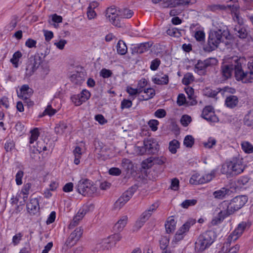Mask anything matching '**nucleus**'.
I'll return each instance as SVG.
<instances>
[{
	"label": "nucleus",
	"mask_w": 253,
	"mask_h": 253,
	"mask_svg": "<svg viewBox=\"0 0 253 253\" xmlns=\"http://www.w3.org/2000/svg\"><path fill=\"white\" fill-rule=\"evenodd\" d=\"M169 244V240L166 237H163L160 240V246L161 249L164 251L166 250L167 247L168 246Z\"/></svg>",
	"instance_id": "680f3d73"
},
{
	"label": "nucleus",
	"mask_w": 253,
	"mask_h": 253,
	"mask_svg": "<svg viewBox=\"0 0 253 253\" xmlns=\"http://www.w3.org/2000/svg\"><path fill=\"white\" fill-rule=\"evenodd\" d=\"M196 223L195 220L190 219L188 220L176 232L174 239L175 241L181 240L186 235V233L189 230L191 226Z\"/></svg>",
	"instance_id": "f8f14e48"
},
{
	"label": "nucleus",
	"mask_w": 253,
	"mask_h": 253,
	"mask_svg": "<svg viewBox=\"0 0 253 253\" xmlns=\"http://www.w3.org/2000/svg\"><path fill=\"white\" fill-rule=\"evenodd\" d=\"M144 92L146 93L147 98L146 100H149L154 97L155 94V90L152 88H148L144 90Z\"/></svg>",
	"instance_id": "338daca9"
},
{
	"label": "nucleus",
	"mask_w": 253,
	"mask_h": 253,
	"mask_svg": "<svg viewBox=\"0 0 253 253\" xmlns=\"http://www.w3.org/2000/svg\"><path fill=\"white\" fill-rule=\"evenodd\" d=\"M217 62V60L212 57L207 58L204 61L199 60L195 67L197 69L199 74H204L206 72L207 68L216 65Z\"/></svg>",
	"instance_id": "9d476101"
},
{
	"label": "nucleus",
	"mask_w": 253,
	"mask_h": 253,
	"mask_svg": "<svg viewBox=\"0 0 253 253\" xmlns=\"http://www.w3.org/2000/svg\"><path fill=\"white\" fill-rule=\"evenodd\" d=\"M195 38L198 42H204L205 34L202 31H198L195 33Z\"/></svg>",
	"instance_id": "0e129e2a"
},
{
	"label": "nucleus",
	"mask_w": 253,
	"mask_h": 253,
	"mask_svg": "<svg viewBox=\"0 0 253 253\" xmlns=\"http://www.w3.org/2000/svg\"><path fill=\"white\" fill-rule=\"evenodd\" d=\"M83 233V229L82 227H79L70 234L65 244L68 248H71L75 245L80 240Z\"/></svg>",
	"instance_id": "ddd939ff"
},
{
	"label": "nucleus",
	"mask_w": 253,
	"mask_h": 253,
	"mask_svg": "<svg viewBox=\"0 0 253 253\" xmlns=\"http://www.w3.org/2000/svg\"><path fill=\"white\" fill-rule=\"evenodd\" d=\"M31 188V184L29 182L25 183L22 188L21 193L23 195L24 202L26 201L28 198V196L29 194L30 189Z\"/></svg>",
	"instance_id": "4c0bfd02"
},
{
	"label": "nucleus",
	"mask_w": 253,
	"mask_h": 253,
	"mask_svg": "<svg viewBox=\"0 0 253 253\" xmlns=\"http://www.w3.org/2000/svg\"><path fill=\"white\" fill-rule=\"evenodd\" d=\"M195 2V0H166L163 7L165 8H173L177 6L189 5Z\"/></svg>",
	"instance_id": "dca6fc26"
},
{
	"label": "nucleus",
	"mask_w": 253,
	"mask_h": 253,
	"mask_svg": "<svg viewBox=\"0 0 253 253\" xmlns=\"http://www.w3.org/2000/svg\"><path fill=\"white\" fill-rule=\"evenodd\" d=\"M81 148L79 146H76L75 149L73 150V154L75 156V159L74 161V163L76 165H79L80 163V159L81 158L82 156V152H81Z\"/></svg>",
	"instance_id": "f704fd0d"
},
{
	"label": "nucleus",
	"mask_w": 253,
	"mask_h": 253,
	"mask_svg": "<svg viewBox=\"0 0 253 253\" xmlns=\"http://www.w3.org/2000/svg\"><path fill=\"white\" fill-rule=\"evenodd\" d=\"M201 175L199 174L196 173L193 174L190 179L189 182L191 184L199 185L200 184Z\"/></svg>",
	"instance_id": "864d4df0"
},
{
	"label": "nucleus",
	"mask_w": 253,
	"mask_h": 253,
	"mask_svg": "<svg viewBox=\"0 0 253 253\" xmlns=\"http://www.w3.org/2000/svg\"><path fill=\"white\" fill-rule=\"evenodd\" d=\"M166 160V158L164 157H151L147 159V161H148V163L150 164V167H151L152 165H162L165 163Z\"/></svg>",
	"instance_id": "cd10ccee"
},
{
	"label": "nucleus",
	"mask_w": 253,
	"mask_h": 253,
	"mask_svg": "<svg viewBox=\"0 0 253 253\" xmlns=\"http://www.w3.org/2000/svg\"><path fill=\"white\" fill-rule=\"evenodd\" d=\"M185 91L188 95V99L191 100L190 105H196L197 103V101L195 99L194 89L191 87H187L185 88Z\"/></svg>",
	"instance_id": "c85d7f7f"
},
{
	"label": "nucleus",
	"mask_w": 253,
	"mask_h": 253,
	"mask_svg": "<svg viewBox=\"0 0 253 253\" xmlns=\"http://www.w3.org/2000/svg\"><path fill=\"white\" fill-rule=\"evenodd\" d=\"M15 144L12 140L9 139L6 141L4 145V149L7 152L10 151L14 147Z\"/></svg>",
	"instance_id": "774afa93"
},
{
	"label": "nucleus",
	"mask_w": 253,
	"mask_h": 253,
	"mask_svg": "<svg viewBox=\"0 0 253 253\" xmlns=\"http://www.w3.org/2000/svg\"><path fill=\"white\" fill-rule=\"evenodd\" d=\"M118 15L119 19H121V22L124 18H130L133 15V12L132 10L124 8L121 10H118Z\"/></svg>",
	"instance_id": "bb28decb"
},
{
	"label": "nucleus",
	"mask_w": 253,
	"mask_h": 253,
	"mask_svg": "<svg viewBox=\"0 0 253 253\" xmlns=\"http://www.w3.org/2000/svg\"><path fill=\"white\" fill-rule=\"evenodd\" d=\"M99 75L100 76L102 77L103 78L106 79L112 77L113 73L110 70L103 68L100 71Z\"/></svg>",
	"instance_id": "603ef678"
},
{
	"label": "nucleus",
	"mask_w": 253,
	"mask_h": 253,
	"mask_svg": "<svg viewBox=\"0 0 253 253\" xmlns=\"http://www.w3.org/2000/svg\"><path fill=\"white\" fill-rule=\"evenodd\" d=\"M167 34L171 37L179 38L181 36V30L175 27H170L167 30Z\"/></svg>",
	"instance_id": "c9c22d12"
},
{
	"label": "nucleus",
	"mask_w": 253,
	"mask_h": 253,
	"mask_svg": "<svg viewBox=\"0 0 253 253\" xmlns=\"http://www.w3.org/2000/svg\"><path fill=\"white\" fill-rule=\"evenodd\" d=\"M132 102L131 100L124 99L121 102V108L122 109H128L132 106Z\"/></svg>",
	"instance_id": "e2e57ef3"
},
{
	"label": "nucleus",
	"mask_w": 253,
	"mask_h": 253,
	"mask_svg": "<svg viewBox=\"0 0 253 253\" xmlns=\"http://www.w3.org/2000/svg\"><path fill=\"white\" fill-rule=\"evenodd\" d=\"M195 140L194 137L190 135H186L183 141V144L186 147L191 148L194 144Z\"/></svg>",
	"instance_id": "37998d69"
},
{
	"label": "nucleus",
	"mask_w": 253,
	"mask_h": 253,
	"mask_svg": "<svg viewBox=\"0 0 253 253\" xmlns=\"http://www.w3.org/2000/svg\"><path fill=\"white\" fill-rule=\"evenodd\" d=\"M242 150L246 153L253 152V146L248 141H243L241 143Z\"/></svg>",
	"instance_id": "a19ab883"
},
{
	"label": "nucleus",
	"mask_w": 253,
	"mask_h": 253,
	"mask_svg": "<svg viewBox=\"0 0 253 253\" xmlns=\"http://www.w3.org/2000/svg\"><path fill=\"white\" fill-rule=\"evenodd\" d=\"M151 212L148 211V210L145 211L141 215L140 220L138 222H137V224H139V227H141L143 225V223L150 217L151 215Z\"/></svg>",
	"instance_id": "79ce46f5"
},
{
	"label": "nucleus",
	"mask_w": 253,
	"mask_h": 253,
	"mask_svg": "<svg viewBox=\"0 0 253 253\" xmlns=\"http://www.w3.org/2000/svg\"><path fill=\"white\" fill-rule=\"evenodd\" d=\"M27 210L28 212L32 215H35L39 211V201L37 198H31L30 202L27 204Z\"/></svg>",
	"instance_id": "f3484780"
},
{
	"label": "nucleus",
	"mask_w": 253,
	"mask_h": 253,
	"mask_svg": "<svg viewBox=\"0 0 253 253\" xmlns=\"http://www.w3.org/2000/svg\"><path fill=\"white\" fill-rule=\"evenodd\" d=\"M22 55L21 52L19 51H17L13 54L12 58L10 59V62L15 68L18 67V61L19 59L22 57Z\"/></svg>",
	"instance_id": "ea45409f"
},
{
	"label": "nucleus",
	"mask_w": 253,
	"mask_h": 253,
	"mask_svg": "<svg viewBox=\"0 0 253 253\" xmlns=\"http://www.w3.org/2000/svg\"><path fill=\"white\" fill-rule=\"evenodd\" d=\"M191 121L192 119L190 116L187 115H184L181 117L180 122L183 126H187Z\"/></svg>",
	"instance_id": "052dcab7"
},
{
	"label": "nucleus",
	"mask_w": 253,
	"mask_h": 253,
	"mask_svg": "<svg viewBox=\"0 0 253 253\" xmlns=\"http://www.w3.org/2000/svg\"><path fill=\"white\" fill-rule=\"evenodd\" d=\"M244 73H246V76L241 81L244 83H252L253 80V71L251 69L249 72L244 71Z\"/></svg>",
	"instance_id": "09e8293b"
},
{
	"label": "nucleus",
	"mask_w": 253,
	"mask_h": 253,
	"mask_svg": "<svg viewBox=\"0 0 253 253\" xmlns=\"http://www.w3.org/2000/svg\"><path fill=\"white\" fill-rule=\"evenodd\" d=\"M250 180V178L246 176L240 177L237 181V184L239 186H243L246 185Z\"/></svg>",
	"instance_id": "6e6d98bb"
},
{
	"label": "nucleus",
	"mask_w": 253,
	"mask_h": 253,
	"mask_svg": "<svg viewBox=\"0 0 253 253\" xmlns=\"http://www.w3.org/2000/svg\"><path fill=\"white\" fill-rule=\"evenodd\" d=\"M106 16L113 25L118 27L124 26V22H122L121 19H119L118 10L114 7L111 6L107 9Z\"/></svg>",
	"instance_id": "9b49d317"
},
{
	"label": "nucleus",
	"mask_w": 253,
	"mask_h": 253,
	"mask_svg": "<svg viewBox=\"0 0 253 253\" xmlns=\"http://www.w3.org/2000/svg\"><path fill=\"white\" fill-rule=\"evenodd\" d=\"M78 95H79L83 103L87 101L90 96V92L86 89L83 90L80 93L78 94Z\"/></svg>",
	"instance_id": "8fccbe9b"
},
{
	"label": "nucleus",
	"mask_w": 253,
	"mask_h": 253,
	"mask_svg": "<svg viewBox=\"0 0 253 253\" xmlns=\"http://www.w3.org/2000/svg\"><path fill=\"white\" fill-rule=\"evenodd\" d=\"M242 159L233 157L230 161L224 164L222 167V172L226 174L238 175L243 172L245 167Z\"/></svg>",
	"instance_id": "20e7f679"
},
{
	"label": "nucleus",
	"mask_w": 253,
	"mask_h": 253,
	"mask_svg": "<svg viewBox=\"0 0 253 253\" xmlns=\"http://www.w3.org/2000/svg\"><path fill=\"white\" fill-rule=\"evenodd\" d=\"M76 188L79 193L84 196L92 197L98 195V188L87 179L80 180Z\"/></svg>",
	"instance_id": "0eeeda50"
},
{
	"label": "nucleus",
	"mask_w": 253,
	"mask_h": 253,
	"mask_svg": "<svg viewBox=\"0 0 253 253\" xmlns=\"http://www.w3.org/2000/svg\"><path fill=\"white\" fill-rule=\"evenodd\" d=\"M216 235L210 230L201 234L195 243V249L197 252H202L209 248L215 241Z\"/></svg>",
	"instance_id": "7ed1b4c3"
},
{
	"label": "nucleus",
	"mask_w": 253,
	"mask_h": 253,
	"mask_svg": "<svg viewBox=\"0 0 253 253\" xmlns=\"http://www.w3.org/2000/svg\"><path fill=\"white\" fill-rule=\"evenodd\" d=\"M212 178L213 175L211 174H208L201 176L200 183V184H202L210 182Z\"/></svg>",
	"instance_id": "69168bd1"
},
{
	"label": "nucleus",
	"mask_w": 253,
	"mask_h": 253,
	"mask_svg": "<svg viewBox=\"0 0 253 253\" xmlns=\"http://www.w3.org/2000/svg\"><path fill=\"white\" fill-rule=\"evenodd\" d=\"M152 45L151 42H145L138 44H132L130 48L133 55L141 54L148 51Z\"/></svg>",
	"instance_id": "4468645a"
},
{
	"label": "nucleus",
	"mask_w": 253,
	"mask_h": 253,
	"mask_svg": "<svg viewBox=\"0 0 253 253\" xmlns=\"http://www.w3.org/2000/svg\"><path fill=\"white\" fill-rule=\"evenodd\" d=\"M161 60L160 59L156 58L153 60L150 64V68L152 71H156L161 64Z\"/></svg>",
	"instance_id": "5fc2aeb1"
},
{
	"label": "nucleus",
	"mask_w": 253,
	"mask_h": 253,
	"mask_svg": "<svg viewBox=\"0 0 253 253\" xmlns=\"http://www.w3.org/2000/svg\"><path fill=\"white\" fill-rule=\"evenodd\" d=\"M127 221V217L124 215L114 226V231L116 232L121 231L126 226Z\"/></svg>",
	"instance_id": "b1692460"
},
{
	"label": "nucleus",
	"mask_w": 253,
	"mask_h": 253,
	"mask_svg": "<svg viewBox=\"0 0 253 253\" xmlns=\"http://www.w3.org/2000/svg\"><path fill=\"white\" fill-rule=\"evenodd\" d=\"M225 35V30L223 32L221 30L211 31L209 33L207 43L203 46L204 50L208 52L214 50L218 47L220 42H224L222 40V36Z\"/></svg>",
	"instance_id": "39448f33"
},
{
	"label": "nucleus",
	"mask_w": 253,
	"mask_h": 253,
	"mask_svg": "<svg viewBox=\"0 0 253 253\" xmlns=\"http://www.w3.org/2000/svg\"><path fill=\"white\" fill-rule=\"evenodd\" d=\"M112 247L109 239L107 238L102 239L100 242L97 243L96 245L95 250L98 252L104 250H108Z\"/></svg>",
	"instance_id": "412c9836"
},
{
	"label": "nucleus",
	"mask_w": 253,
	"mask_h": 253,
	"mask_svg": "<svg viewBox=\"0 0 253 253\" xmlns=\"http://www.w3.org/2000/svg\"><path fill=\"white\" fill-rule=\"evenodd\" d=\"M194 81V77L192 74L188 73L185 74L182 80V83L183 84L188 85L191 82Z\"/></svg>",
	"instance_id": "49530a36"
},
{
	"label": "nucleus",
	"mask_w": 253,
	"mask_h": 253,
	"mask_svg": "<svg viewBox=\"0 0 253 253\" xmlns=\"http://www.w3.org/2000/svg\"><path fill=\"white\" fill-rule=\"evenodd\" d=\"M137 188V186L135 185L129 187L115 203V208L121 209L123 207L132 197L134 193L136 191Z\"/></svg>",
	"instance_id": "1a4fd4ad"
},
{
	"label": "nucleus",
	"mask_w": 253,
	"mask_h": 253,
	"mask_svg": "<svg viewBox=\"0 0 253 253\" xmlns=\"http://www.w3.org/2000/svg\"><path fill=\"white\" fill-rule=\"evenodd\" d=\"M24 175V172L19 170L17 172L15 176L16 183L17 185H20L22 184V178Z\"/></svg>",
	"instance_id": "bf43d9fd"
},
{
	"label": "nucleus",
	"mask_w": 253,
	"mask_h": 253,
	"mask_svg": "<svg viewBox=\"0 0 253 253\" xmlns=\"http://www.w3.org/2000/svg\"><path fill=\"white\" fill-rule=\"evenodd\" d=\"M197 201L195 199L185 200L181 204L182 208L187 209L190 206H194L197 204Z\"/></svg>",
	"instance_id": "3c124183"
},
{
	"label": "nucleus",
	"mask_w": 253,
	"mask_h": 253,
	"mask_svg": "<svg viewBox=\"0 0 253 253\" xmlns=\"http://www.w3.org/2000/svg\"><path fill=\"white\" fill-rule=\"evenodd\" d=\"M31 136L30 137V143L32 144L36 141L40 134L38 128H35L30 131Z\"/></svg>",
	"instance_id": "a18cd8bd"
},
{
	"label": "nucleus",
	"mask_w": 253,
	"mask_h": 253,
	"mask_svg": "<svg viewBox=\"0 0 253 253\" xmlns=\"http://www.w3.org/2000/svg\"><path fill=\"white\" fill-rule=\"evenodd\" d=\"M248 197L245 195H240L233 198L230 202L224 201L219 205V210L217 217L219 223L223 221L226 217L234 213L241 209L247 202Z\"/></svg>",
	"instance_id": "f257e3e1"
},
{
	"label": "nucleus",
	"mask_w": 253,
	"mask_h": 253,
	"mask_svg": "<svg viewBox=\"0 0 253 253\" xmlns=\"http://www.w3.org/2000/svg\"><path fill=\"white\" fill-rule=\"evenodd\" d=\"M233 32L235 35L241 39H247L249 41L251 38L244 26H234Z\"/></svg>",
	"instance_id": "6ab92c4d"
},
{
	"label": "nucleus",
	"mask_w": 253,
	"mask_h": 253,
	"mask_svg": "<svg viewBox=\"0 0 253 253\" xmlns=\"http://www.w3.org/2000/svg\"><path fill=\"white\" fill-rule=\"evenodd\" d=\"M127 48L125 42L120 40L117 44V51L118 54L120 55H125L127 52Z\"/></svg>",
	"instance_id": "2f4dec72"
},
{
	"label": "nucleus",
	"mask_w": 253,
	"mask_h": 253,
	"mask_svg": "<svg viewBox=\"0 0 253 253\" xmlns=\"http://www.w3.org/2000/svg\"><path fill=\"white\" fill-rule=\"evenodd\" d=\"M201 117L209 122H214V108L211 106H206L203 110Z\"/></svg>",
	"instance_id": "a211bd4d"
},
{
	"label": "nucleus",
	"mask_w": 253,
	"mask_h": 253,
	"mask_svg": "<svg viewBox=\"0 0 253 253\" xmlns=\"http://www.w3.org/2000/svg\"><path fill=\"white\" fill-rule=\"evenodd\" d=\"M93 208L94 207L92 204H90L89 205L84 206L82 209H81L79 211L77 214H79V215L83 218V217L86 213V212H88L90 209H93Z\"/></svg>",
	"instance_id": "de8ad7c7"
},
{
	"label": "nucleus",
	"mask_w": 253,
	"mask_h": 253,
	"mask_svg": "<svg viewBox=\"0 0 253 253\" xmlns=\"http://www.w3.org/2000/svg\"><path fill=\"white\" fill-rule=\"evenodd\" d=\"M83 73L75 72L71 75L70 81L75 84H81L83 81Z\"/></svg>",
	"instance_id": "a878e982"
},
{
	"label": "nucleus",
	"mask_w": 253,
	"mask_h": 253,
	"mask_svg": "<svg viewBox=\"0 0 253 253\" xmlns=\"http://www.w3.org/2000/svg\"><path fill=\"white\" fill-rule=\"evenodd\" d=\"M223 90V87L222 88H217L215 90H212L209 88H206L204 90V94L205 95L211 98H215L218 93H220L222 95V92Z\"/></svg>",
	"instance_id": "393cba45"
},
{
	"label": "nucleus",
	"mask_w": 253,
	"mask_h": 253,
	"mask_svg": "<svg viewBox=\"0 0 253 253\" xmlns=\"http://www.w3.org/2000/svg\"><path fill=\"white\" fill-rule=\"evenodd\" d=\"M245 124L248 126H251L253 125V110H250L244 118Z\"/></svg>",
	"instance_id": "c03bdc74"
},
{
	"label": "nucleus",
	"mask_w": 253,
	"mask_h": 253,
	"mask_svg": "<svg viewBox=\"0 0 253 253\" xmlns=\"http://www.w3.org/2000/svg\"><path fill=\"white\" fill-rule=\"evenodd\" d=\"M122 238V236L120 233H115L108 237L109 239L110 242L112 247L115 246L116 243Z\"/></svg>",
	"instance_id": "58836bf2"
},
{
	"label": "nucleus",
	"mask_w": 253,
	"mask_h": 253,
	"mask_svg": "<svg viewBox=\"0 0 253 253\" xmlns=\"http://www.w3.org/2000/svg\"><path fill=\"white\" fill-rule=\"evenodd\" d=\"M37 70L36 67H34V65L32 63L29 62V60L27 63L25 75L26 77L31 76Z\"/></svg>",
	"instance_id": "e433bc0d"
},
{
	"label": "nucleus",
	"mask_w": 253,
	"mask_h": 253,
	"mask_svg": "<svg viewBox=\"0 0 253 253\" xmlns=\"http://www.w3.org/2000/svg\"><path fill=\"white\" fill-rule=\"evenodd\" d=\"M176 223V222L173 216L169 217L165 225L166 232L170 233L173 232L175 229Z\"/></svg>",
	"instance_id": "5701e85b"
},
{
	"label": "nucleus",
	"mask_w": 253,
	"mask_h": 253,
	"mask_svg": "<svg viewBox=\"0 0 253 253\" xmlns=\"http://www.w3.org/2000/svg\"><path fill=\"white\" fill-rule=\"evenodd\" d=\"M152 81L154 84L159 85L168 84L169 82V76L168 75H164L161 78L154 77L152 78Z\"/></svg>",
	"instance_id": "c756f323"
},
{
	"label": "nucleus",
	"mask_w": 253,
	"mask_h": 253,
	"mask_svg": "<svg viewBox=\"0 0 253 253\" xmlns=\"http://www.w3.org/2000/svg\"><path fill=\"white\" fill-rule=\"evenodd\" d=\"M216 143V140L212 137H210L207 142L203 143L204 146L205 148L211 149L213 145H215Z\"/></svg>",
	"instance_id": "4d7b16f0"
},
{
	"label": "nucleus",
	"mask_w": 253,
	"mask_h": 253,
	"mask_svg": "<svg viewBox=\"0 0 253 253\" xmlns=\"http://www.w3.org/2000/svg\"><path fill=\"white\" fill-rule=\"evenodd\" d=\"M20 95L22 99H27L33 94V90L27 84L23 85L20 89Z\"/></svg>",
	"instance_id": "4be33fe9"
},
{
	"label": "nucleus",
	"mask_w": 253,
	"mask_h": 253,
	"mask_svg": "<svg viewBox=\"0 0 253 253\" xmlns=\"http://www.w3.org/2000/svg\"><path fill=\"white\" fill-rule=\"evenodd\" d=\"M236 89L235 88L226 86L223 87L222 96L225 97L224 106L230 109H233L238 107L239 103V97L234 95Z\"/></svg>",
	"instance_id": "423d86ee"
},
{
	"label": "nucleus",
	"mask_w": 253,
	"mask_h": 253,
	"mask_svg": "<svg viewBox=\"0 0 253 253\" xmlns=\"http://www.w3.org/2000/svg\"><path fill=\"white\" fill-rule=\"evenodd\" d=\"M250 225L251 224H249V222L245 221L241 222L238 225L237 228L230 234L228 237V240L231 239V240L236 241L242 235L246 227L247 226L249 227Z\"/></svg>",
	"instance_id": "2eb2a0df"
},
{
	"label": "nucleus",
	"mask_w": 253,
	"mask_h": 253,
	"mask_svg": "<svg viewBox=\"0 0 253 253\" xmlns=\"http://www.w3.org/2000/svg\"><path fill=\"white\" fill-rule=\"evenodd\" d=\"M57 112L56 109H53L51 105L48 104L46 109L43 111V115H48L49 116L54 115Z\"/></svg>",
	"instance_id": "13d9d810"
},
{
	"label": "nucleus",
	"mask_w": 253,
	"mask_h": 253,
	"mask_svg": "<svg viewBox=\"0 0 253 253\" xmlns=\"http://www.w3.org/2000/svg\"><path fill=\"white\" fill-rule=\"evenodd\" d=\"M29 62L32 63L34 65V67H36L38 69L42 63V58L40 56L39 53L36 54L34 56H31L28 59Z\"/></svg>",
	"instance_id": "473e14b6"
},
{
	"label": "nucleus",
	"mask_w": 253,
	"mask_h": 253,
	"mask_svg": "<svg viewBox=\"0 0 253 253\" xmlns=\"http://www.w3.org/2000/svg\"><path fill=\"white\" fill-rule=\"evenodd\" d=\"M232 193L229 189L222 187L221 189L216 190L213 193L214 198L217 199H223L226 198L227 196H229Z\"/></svg>",
	"instance_id": "aec40b11"
},
{
	"label": "nucleus",
	"mask_w": 253,
	"mask_h": 253,
	"mask_svg": "<svg viewBox=\"0 0 253 253\" xmlns=\"http://www.w3.org/2000/svg\"><path fill=\"white\" fill-rule=\"evenodd\" d=\"M179 147L180 142L176 139H173L169 142V149L172 154H175Z\"/></svg>",
	"instance_id": "72a5a7b5"
},
{
	"label": "nucleus",
	"mask_w": 253,
	"mask_h": 253,
	"mask_svg": "<svg viewBox=\"0 0 253 253\" xmlns=\"http://www.w3.org/2000/svg\"><path fill=\"white\" fill-rule=\"evenodd\" d=\"M160 149V146L157 140L154 138L144 139L143 146L138 147L139 153L140 155L144 154H156Z\"/></svg>",
	"instance_id": "6e6552de"
},
{
	"label": "nucleus",
	"mask_w": 253,
	"mask_h": 253,
	"mask_svg": "<svg viewBox=\"0 0 253 253\" xmlns=\"http://www.w3.org/2000/svg\"><path fill=\"white\" fill-rule=\"evenodd\" d=\"M245 61V60L244 58H239L235 60L234 63L221 66L220 73L222 80L225 81L230 78L233 70L235 72L236 79L238 81L243 80L246 76L243 68V65Z\"/></svg>",
	"instance_id": "f03ea898"
},
{
	"label": "nucleus",
	"mask_w": 253,
	"mask_h": 253,
	"mask_svg": "<svg viewBox=\"0 0 253 253\" xmlns=\"http://www.w3.org/2000/svg\"><path fill=\"white\" fill-rule=\"evenodd\" d=\"M67 128V124L63 121H61L58 124H56L54 130L56 134H62L65 132Z\"/></svg>",
	"instance_id": "7c9ffc66"
}]
</instances>
